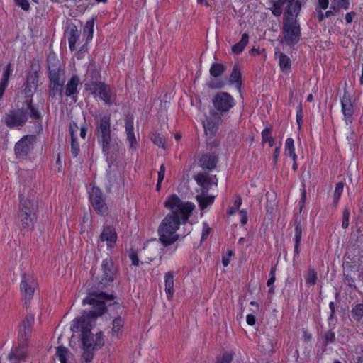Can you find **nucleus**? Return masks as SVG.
Wrapping results in <instances>:
<instances>
[{
    "mask_svg": "<svg viewBox=\"0 0 363 363\" xmlns=\"http://www.w3.org/2000/svg\"><path fill=\"white\" fill-rule=\"evenodd\" d=\"M170 212L164 217L158 228L159 240L165 247L175 242L179 235L176 233L179 225L186 223L195 208L189 201H182L176 194H172L164 202Z\"/></svg>",
    "mask_w": 363,
    "mask_h": 363,
    "instance_id": "1",
    "label": "nucleus"
},
{
    "mask_svg": "<svg viewBox=\"0 0 363 363\" xmlns=\"http://www.w3.org/2000/svg\"><path fill=\"white\" fill-rule=\"evenodd\" d=\"M114 297L104 292H95L90 294L83 299V304L92 305V308L89 312L84 313L80 318L73 320L71 330L73 332H81L82 348H84V342L89 343V349L94 348V339L91 332L92 325L96 317L101 315L106 311L105 301H112Z\"/></svg>",
    "mask_w": 363,
    "mask_h": 363,
    "instance_id": "2",
    "label": "nucleus"
},
{
    "mask_svg": "<svg viewBox=\"0 0 363 363\" xmlns=\"http://www.w3.org/2000/svg\"><path fill=\"white\" fill-rule=\"evenodd\" d=\"M28 117L33 120H40V113L33 105L32 99H26V104L21 108L9 110L4 116V122L10 128H20L27 122Z\"/></svg>",
    "mask_w": 363,
    "mask_h": 363,
    "instance_id": "3",
    "label": "nucleus"
},
{
    "mask_svg": "<svg viewBox=\"0 0 363 363\" xmlns=\"http://www.w3.org/2000/svg\"><path fill=\"white\" fill-rule=\"evenodd\" d=\"M111 117L108 115L100 117L96 123L95 134L101 145L103 152L107 153L111 150Z\"/></svg>",
    "mask_w": 363,
    "mask_h": 363,
    "instance_id": "4",
    "label": "nucleus"
},
{
    "mask_svg": "<svg viewBox=\"0 0 363 363\" xmlns=\"http://www.w3.org/2000/svg\"><path fill=\"white\" fill-rule=\"evenodd\" d=\"M283 34L288 45H294L299 41L301 28L296 19L292 17H287L286 18L283 26Z\"/></svg>",
    "mask_w": 363,
    "mask_h": 363,
    "instance_id": "5",
    "label": "nucleus"
},
{
    "mask_svg": "<svg viewBox=\"0 0 363 363\" xmlns=\"http://www.w3.org/2000/svg\"><path fill=\"white\" fill-rule=\"evenodd\" d=\"M212 103L216 113L225 116L235 105L233 96L224 91L218 92L212 98Z\"/></svg>",
    "mask_w": 363,
    "mask_h": 363,
    "instance_id": "6",
    "label": "nucleus"
},
{
    "mask_svg": "<svg viewBox=\"0 0 363 363\" xmlns=\"http://www.w3.org/2000/svg\"><path fill=\"white\" fill-rule=\"evenodd\" d=\"M91 93L99 96L105 104L111 106L113 102L116 95L113 94L111 87L102 82H91L90 84Z\"/></svg>",
    "mask_w": 363,
    "mask_h": 363,
    "instance_id": "7",
    "label": "nucleus"
},
{
    "mask_svg": "<svg viewBox=\"0 0 363 363\" xmlns=\"http://www.w3.org/2000/svg\"><path fill=\"white\" fill-rule=\"evenodd\" d=\"M49 81L63 80L64 69L60 60L55 53H50L47 57Z\"/></svg>",
    "mask_w": 363,
    "mask_h": 363,
    "instance_id": "8",
    "label": "nucleus"
},
{
    "mask_svg": "<svg viewBox=\"0 0 363 363\" xmlns=\"http://www.w3.org/2000/svg\"><path fill=\"white\" fill-rule=\"evenodd\" d=\"M89 200L97 213L104 216L108 213L105 199L99 188L93 186L91 191L89 193Z\"/></svg>",
    "mask_w": 363,
    "mask_h": 363,
    "instance_id": "9",
    "label": "nucleus"
},
{
    "mask_svg": "<svg viewBox=\"0 0 363 363\" xmlns=\"http://www.w3.org/2000/svg\"><path fill=\"white\" fill-rule=\"evenodd\" d=\"M37 285L36 279L32 275L23 274L20 287L25 300L30 301L33 298Z\"/></svg>",
    "mask_w": 363,
    "mask_h": 363,
    "instance_id": "10",
    "label": "nucleus"
},
{
    "mask_svg": "<svg viewBox=\"0 0 363 363\" xmlns=\"http://www.w3.org/2000/svg\"><path fill=\"white\" fill-rule=\"evenodd\" d=\"M101 270L102 275L100 283L104 286L112 282L116 277V269L111 258H106L102 262Z\"/></svg>",
    "mask_w": 363,
    "mask_h": 363,
    "instance_id": "11",
    "label": "nucleus"
},
{
    "mask_svg": "<svg viewBox=\"0 0 363 363\" xmlns=\"http://www.w3.org/2000/svg\"><path fill=\"white\" fill-rule=\"evenodd\" d=\"M222 116L219 113H216L213 110L210 111L209 116L206 118V121L203 123V128L206 133L211 135L216 134L222 122Z\"/></svg>",
    "mask_w": 363,
    "mask_h": 363,
    "instance_id": "12",
    "label": "nucleus"
},
{
    "mask_svg": "<svg viewBox=\"0 0 363 363\" xmlns=\"http://www.w3.org/2000/svg\"><path fill=\"white\" fill-rule=\"evenodd\" d=\"M35 137L26 135L22 138L15 145V152L17 156L24 157L33 149Z\"/></svg>",
    "mask_w": 363,
    "mask_h": 363,
    "instance_id": "13",
    "label": "nucleus"
},
{
    "mask_svg": "<svg viewBox=\"0 0 363 363\" xmlns=\"http://www.w3.org/2000/svg\"><path fill=\"white\" fill-rule=\"evenodd\" d=\"M34 323V315H28L19 325L18 340L23 343L27 342L31 333L32 327Z\"/></svg>",
    "mask_w": 363,
    "mask_h": 363,
    "instance_id": "14",
    "label": "nucleus"
},
{
    "mask_svg": "<svg viewBox=\"0 0 363 363\" xmlns=\"http://www.w3.org/2000/svg\"><path fill=\"white\" fill-rule=\"evenodd\" d=\"M341 109L347 123L352 122V116L354 113L353 103L352 102L349 92L345 89L341 98Z\"/></svg>",
    "mask_w": 363,
    "mask_h": 363,
    "instance_id": "15",
    "label": "nucleus"
},
{
    "mask_svg": "<svg viewBox=\"0 0 363 363\" xmlns=\"http://www.w3.org/2000/svg\"><path fill=\"white\" fill-rule=\"evenodd\" d=\"M125 128L127 136V140L129 143V148L131 150H135L138 147V144L134 133L133 118L132 116L125 117Z\"/></svg>",
    "mask_w": 363,
    "mask_h": 363,
    "instance_id": "16",
    "label": "nucleus"
},
{
    "mask_svg": "<svg viewBox=\"0 0 363 363\" xmlns=\"http://www.w3.org/2000/svg\"><path fill=\"white\" fill-rule=\"evenodd\" d=\"M38 77L39 76L37 72L28 75L27 81L23 89L26 97H31L38 89Z\"/></svg>",
    "mask_w": 363,
    "mask_h": 363,
    "instance_id": "17",
    "label": "nucleus"
},
{
    "mask_svg": "<svg viewBox=\"0 0 363 363\" xmlns=\"http://www.w3.org/2000/svg\"><path fill=\"white\" fill-rule=\"evenodd\" d=\"M100 240L106 242L108 247H112L117 240V233L113 227L110 225H104L100 235Z\"/></svg>",
    "mask_w": 363,
    "mask_h": 363,
    "instance_id": "18",
    "label": "nucleus"
},
{
    "mask_svg": "<svg viewBox=\"0 0 363 363\" xmlns=\"http://www.w3.org/2000/svg\"><path fill=\"white\" fill-rule=\"evenodd\" d=\"M37 207L38 202L34 196H28L26 199L21 196L19 212L30 213L31 214H34Z\"/></svg>",
    "mask_w": 363,
    "mask_h": 363,
    "instance_id": "19",
    "label": "nucleus"
},
{
    "mask_svg": "<svg viewBox=\"0 0 363 363\" xmlns=\"http://www.w3.org/2000/svg\"><path fill=\"white\" fill-rule=\"evenodd\" d=\"M65 82V79L49 81V96L53 99L58 96L60 99H62Z\"/></svg>",
    "mask_w": 363,
    "mask_h": 363,
    "instance_id": "20",
    "label": "nucleus"
},
{
    "mask_svg": "<svg viewBox=\"0 0 363 363\" xmlns=\"http://www.w3.org/2000/svg\"><path fill=\"white\" fill-rule=\"evenodd\" d=\"M28 345V343L27 342L23 343L21 341L18 340V345L12 349L9 354V358H15L18 360L24 359L26 356V348Z\"/></svg>",
    "mask_w": 363,
    "mask_h": 363,
    "instance_id": "21",
    "label": "nucleus"
},
{
    "mask_svg": "<svg viewBox=\"0 0 363 363\" xmlns=\"http://www.w3.org/2000/svg\"><path fill=\"white\" fill-rule=\"evenodd\" d=\"M194 179L198 185L201 187L203 194L208 193L212 186L211 179L203 173H199L194 177Z\"/></svg>",
    "mask_w": 363,
    "mask_h": 363,
    "instance_id": "22",
    "label": "nucleus"
},
{
    "mask_svg": "<svg viewBox=\"0 0 363 363\" xmlns=\"http://www.w3.org/2000/svg\"><path fill=\"white\" fill-rule=\"evenodd\" d=\"M80 84L79 77L77 75H73L67 82L65 86V95L67 97L72 96L78 93L77 87Z\"/></svg>",
    "mask_w": 363,
    "mask_h": 363,
    "instance_id": "23",
    "label": "nucleus"
},
{
    "mask_svg": "<svg viewBox=\"0 0 363 363\" xmlns=\"http://www.w3.org/2000/svg\"><path fill=\"white\" fill-rule=\"evenodd\" d=\"M165 292L169 300L173 297L174 289V275L172 272H168L164 274Z\"/></svg>",
    "mask_w": 363,
    "mask_h": 363,
    "instance_id": "24",
    "label": "nucleus"
},
{
    "mask_svg": "<svg viewBox=\"0 0 363 363\" xmlns=\"http://www.w3.org/2000/svg\"><path fill=\"white\" fill-rule=\"evenodd\" d=\"M67 35L69 49L71 51H74L76 49V43L80 36V31L78 30L76 26H73L69 28Z\"/></svg>",
    "mask_w": 363,
    "mask_h": 363,
    "instance_id": "25",
    "label": "nucleus"
},
{
    "mask_svg": "<svg viewBox=\"0 0 363 363\" xmlns=\"http://www.w3.org/2000/svg\"><path fill=\"white\" fill-rule=\"evenodd\" d=\"M219 143L216 140H213L207 143L206 159H217L219 157L218 152Z\"/></svg>",
    "mask_w": 363,
    "mask_h": 363,
    "instance_id": "26",
    "label": "nucleus"
},
{
    "mask_svg": "<svg viewBox=\"0 0 363 363\" xmlns=\"http://www.w3.org/2000/svg\"><path fill=\"white\" fill-rule=\"evenodd\" d=\"M302 236V228L299 222H298L296 220H295V229H294V257H298L300 250V242L301 240Z\"/></svg>",
    "mask_w": 363,
    "mask_h": 363,
    "instance_id": "27",
    "label": "nucleus"
},
{
    "mask_svg": "<svg viewBox=\"0 0 363 363\" xmlns=\"http://www.w3.org/2000/svg\"><path fill=\"white\" fill-rule=\"evenodd\" d=\"M259 346L262 351L269 355H271L274 352V341L272 338L269 336L262 337L259 342Z\"/></svg>",
    "mask_w": 363,
    "mask_h": 363,
    "instance_id": "28",
    "label": "nucleus"
},
{
    "mask_svg": "<svg viewBox=\"0 0 363 363\" xmlns=\"http://www.w3.org/2000/svg\"><path fill=\"white\" fill-rule=\"evenodd\" d=\"M56 349V356L61 363H71L70 359L72 354L67 347L59 346Z\"/></svg>",
    "mask_w": 363,
    "mask_h": 363,
    "instance_id": "29",
    "label": "nucleus"
},
{
    "mask_svg": "<svg viewBox=\"0 0 363 363\" xmlns=\"http://www.w3.org/2000/svg\"><path fill=\"white\" fill-rule=\"evenodd\" d=\"M275 55L279 57L280 69L286 73L289 72L291 70L290 58L281 52H276Z\"/></svg>",
    "mask_w": 363,
    "mask_h": 363,
    "instance_id": "30",
    "label": "nucleus"
},
{
    "mask_svg": "<svg viewBox=\"0 0 363 363\" xmlns=\"http://www.w3.org/2000/svg\"><path fill=\"white\" fill-rule=\"evenodd\" d=\"M230 82L231 84H235L236 87L240 91L242 85L241 72L238 67V65H235L230 77Z\"/></svg>",
    "mask_w": 363,
    "mask_h": 363,
    "instance_id": "31",
    "label": "nucleus"
},
{
    "mask_svg": "<svg viewBox=\"0 0 363 363\" xmlns=\"http://www.w3.org/2000/svg\"><path fill=\"white\" fill-rule=\"evenodd\" d=\"M284 153L286 157H289L291 159L297 158L295 153L294 140L291 138H288L285 141Z\"/></svg>",
    "mask_w": 363,
    "mask_h": 363,
    "instance_id": "32",
    "label": "nucleus"
},
{
    "mask_svg": "<svg viewBox=\"0 0 363 363\" xmlns=\"http://www.w3.org/2000/svg\"><path fill=\"white\" fill-rule=\"evenodd\" d=\"M34 214L19 212V218L23 228H30L33 226Z\"/></svg>",
    "mask_w": 363,
    "mask_h": 363,
    "instance_id": "33",
    "label": "nucleus"
},
{
    "mask_svg": "<svg viewBox=\"0 0 363 363\" xmlns=\"http://www.w3.org/2000/svg\"><path fill=\"white\" fill-rule=\"evenodd\" d=\"M248 41H249L248 34L244 33L242 35L240 40L232 47L233 52L235 54L241 53L243 51L245 46L247 45Z\"/></svg>",
    "mask_w": 363,
    "mask_h": 363,
    "instance_id": "34",
    "label": "nucleus"
},
{
    "mask_svg": "<svg viewBox=\"0 0 363 363\" xmlns=\"http://www.w3.org/2000/svg\"><path fill=\"white\" fill-rule=\"evenodd\" d=\"M262 143H268L270 147L274 145V138L272 137V128L267 127L262 132Z\"/></svg>",
    "mask_w": 363,
    "mask_h": 363,
    "instance_id": "35",
    "label": "nucleus"
},
{
    "mask_svg": "<svg viewBox=\"0 0 363 363\" xmlns=\"http://www.w3.org/2000/svg\"><path fill=\"white\" fill-rule=\"evenodd\" d=\"M226 69V67L221 63H213L210 68V74L213 77L221 76Z\"/></svg>",
    "mask_w": 363,
    "mask_h": 363,
    "instance_id": "36",
    "label": "nucleus"
},
{
    "mask_svg": "<svg viewBox=\"0 0 363 363\" xmlns=\"http://www.w3.org/2000/svg\"><path fill=\"white\" fill-rule=\"evenodd\" d=\"M94 26V18L88 21L83 29V33L86 36V43H87L93 38Z\"/></svg>",
    "mask_w": 363,
    "mask_h": 363,
    "instance_id": "37",
    "label": "nucleus"
},
{
    "mask_svg": "<svg viewBox=\"0 0 363 363\" xmlns=\"http://www.w3.org/2000/svg\"><path fill=\"white\" fill-rule=\"evenodd\" d=\"M351 315L357 322L360 321L363 318V303L355 305L351 310Z\"/></svg>",
    "mask_w": 363,
    "mask_h": 363,
    "instance_id": "38",
    "label": "nucleus"
},
{
    "mask_svg": "<svg viewBox=\"0 0 363 363\" xmlns=\"http://www.w3.org/2000/svg\"><path fill=\"white\" fill-rule=\"evenodd\" d=\"M196 200L198 201L199 207L201 209H204L208 206L211 205L213 203L214 197L213 196H205L202 195H197Z\"/></svg>",
    "mask_w": 363,
    "mask_h": 363,
    "instance_id": "39",
    "label": "nucleus"
},
{
    "mask_svg": "<svg viewBox=\"0 0 363 363\" xmlns=\"http://www.w3.org/2000/svg\"><path fill=\"white\" fill-rule=\"evenodd\" d=\"M151 140L152 143L163 149L166 148V138L160 133H153L151 136Z\"/></svg>",
    "mask_w": 363,
    "mask_h": 363,
    "instance_id": "40",
    "label": "nucleus"
},
{
    "mask_svg": "<svg viewBox=\"0 0 363 363\" xmlns=\"http://www.w3.org/2000/svg\"><path fill=\"white\" fill-rule=\"evenodd\" d=\"M301 0H296L295 2L291 5H287L286 8V13L288 15L292 16L293 13H296L297 16L301 9Z\"/></svg>",
    "mask_w": 363,
    "mask_h": 363,
    "instance_id": "41",
    "label": "nucleus"
},
{
    "mask_svg": "<svg viewBox=\"0 0 363 363\" xmlns=\"http://www.w3.org/2000/svg\"><path fill=\"white\" fill-rule=\"evenodd\" d=\"M89 344V343H88L87 342H84V348H82L83 349V353L82 355V362H91V360L93 359V357H94L93 351L94 350L89 349V345H88Z\"/></svg>",
    "mask_w": 363,
    "mask_h": 363,
    "instance_id": "42",
    "label": "nucleus"
},
{
    "mask_svg": "<svg viewBox=\"0 0 363 363\" xmlns=\"http://www.w3.org/2000/svg\"><path fill=\"white\" fill-rule=\"evenodd\" d=\"M317 273L314 270V269L310 268L308 271V274L306 277V281L307 284L313 286L316 284L317 281Z\"/></svg>",
    "mask_w": 363,
    "mask_h": 363,
    "instance_id": "43",
    "label": "nucleus"
},
{
    "mask_svg": "<svg viewBox=\"0 0 363 363\" xmlns=\"http://www.w3.org/2000/svg\"><path fill=\"white\" fill-rule=\"evenodd\" d=\"M13 72L12 65L11 63H9L4 71L2 77L0 80V82H5L6 84H9V80L11 77V74Z\"/></svg>",
    "mask_w": 363,
    "mask_h": 363,
    "instance_id": "44",
    "label": "nucleus"
},
{
    "mask_svg": "<svg viewBox=\"0 0 363 363\" xmlns=\"http://www.w3.org/2000/svg\"><path fill=\"white\" fill-rule=\"evenodd\" d=\"M335 340V333L329 330L325 332L323 336V341L325 345L332 344Z\"/></svg>",
    "mask_w": 363,
    "mask_h": 363,
    "instance_id": "45",
    "label": "nucleus"
},
{
    "mask_svg": "<svg viewBox=\"0 0 363 363\" xmlns=\"http://www.w3.org/2000/svg\"><path fill=\"white\" fill-rule=\"evenodd\" d=\"M283 1L277 0L273 3V9L272 13L275 16H279L282 13Z\"/></svg>",
    "mask_w": 363,
    "mask_h": 363,
    "instance_id": "46",
    "label": "nucleus"
},
{
    "mask_svg": "<svg viewBox=\"0 0 363 363\" xmlns=\"http://www.w3.org/2000/svg\"><path fill=\"white\" fill-rule=\"evenodd\" d=\"M217 160H199V165L203 169L211 170L216 167Z\"/></svg>",
    "mask_w": 363,
    "mask_h": 363,
    "instance_id": "47",
    "label": "nucleus"
},
{
    "mask_svg": "<svg viewBox=\"0 0 363 363\" xmlns=\"http://www.w3.org/2000/svg\"><path fill=\"white\" fill-rule=\"evenodd\" d=\"M242 204V199L240 196H236L234 200L233 206L230 207L228 210V214L231 216L234 214L240 207Z\"/></svg>",
    "mask_w": 363,
    "mask_h": 363,
    "instance_id": "48",
    "label": "nucleus"
},
{
    "mask_svg": "<svg viewBox=\"0 0 363 363\" xmlns=\"http://www.w3.org/2000/svg\"><path fill=\"white\" fill-rule=\"evenodd\" d=\"M124 321L121 317L118 316L113 321V333H118L121 329L123 327Z\"/></svg>",
    "mask_w": 363,
    "mask_h": 363,
    "instance_id": "49",
    "label": "nucleus"
},
{
    "mask_svg": "<svg viewBox=\"0 0 363 363\" xmlns=\"http://www.w3.org/2000/svg\"><path fill=\"white\" fill-rule=\"evenodd\" d=\"M344 188V184L339 182L336 184L335 189L334 191V203L336 204L340 199Z\"/></svg>",
    "mask_w": 363,
    "mask_h": 363,
    "instance_id": "50",
    "label": "nucleus"
},
{
    "mask_svg": "<svg viewBox=\"0 0 363 363\" xmlns=\"http://www.w3.org/2000/svg\"><path fill=\"white\" fill-rule=\"evenodd\" d=\"M71 151L73 157H77L79 152V145L77 142V138H71Z\"/></svg>",
    "mask_w": 363,
    "mask_h": 363,
    "instance_id": "51",
    "label": "nucleus"
},
{
    "mask_svg": "<svg viewBox=\"0 0 363 363\" xmlns=\"http://www.w3.org/2000/svg\"><path fill=\"white\" fill-rule=\"evenodd\" d=\"M233 359L232 352H225L219 357L216 363H231Z\"/></svg>",
    "mask_w": 363,
    "mask_h": 363,
    "instance_id": "52",
    "label": "nucleus"
},
{
    "mask_svg": "<svg viewBox=\"0 0 363 363\" xmlns=\"http://www.w3.org/2000/svg\"><path fill=\"white\" fill-rule=\"evenodd\" d=\"M104 345V335L101 332L97 333L96 335V338L94 340V348L98 349L101 348Z\"/></svg>",
    "mask_w": 363,
    "mask_h": 363,
    "instance_id": "53",
    "label": "nucleus"
},
{
    "mask_svg": "<svg viewBox=\"0 0 363 363\" xmlns=\"http://www.w3.org/2000/svg\"><path fill=\"white\" fill-rule=\"evenodd\" d=\"M78 130H79V127H78L77 123H75L74 121L70 122L69 125V131L71 138L77 137V133L78 132Z\"/></svg>",
    "mask_w": 363,
    "mask_h": 363,
    "instance_id": "54",
    "label": "nucleus"
},
{
    "mask_svg": "<svg viewBox=\"0 0 363 363\" xmlns=\"http://www.w3.org/2000/svg\"><path fill=\"white\" fill-rule=\"evenodd\" d=\"M16 4L24 11H28L30 4L28 0H14Z\"/></svg>",
    "mask_w": 363,
    "mask_h": 363,
    "instance_id": "55",
    "label": "nucleus"
},
{
    "mask_svg": "<svg viewBox=\"0 0 363 363\" xmlns=\"http://www.w3.org/2000/svg\"><path fill=\"white\" fill-rule=\"evenodd\" d=\"M210 232H211V228L208 226V225L206 223H204L203 225L201 242H203L204 240L206 239V238L208 236Z\"/></svg>",
    "mask_w": 363,
    "mask_h": 363,
    "instance_id": "56",
    "label": "nucleus"
},
{
    "mask_svg": "<svg viewBox=\"0 0 363 363\" xmlns=\"http://www.w3.org/2000/svg\"><path fill=\"white\" fill-rule=\"evenodd\" d=\"M129 257L132 262V264L135 266L139 264V258L137 252L135 250H131L129 253Z\"/></svg>",
    "mask_w": 363,
    "mask_h": 363,
    "instance_id": "57",
    "label": "nucleus"
},
{
    "mask_svg": "<svg viewBox=\"0 0 363 363\" xmlns=\"http://www.w3.org/2000/svg\"><path fill=\"white\" fill-rule=\"evenodd\" d=\"M275 279H276L275 268L272 267L271 269V270H270V272H269V279L267 280V286L270 287L271 286H272L273 284L275 281Z\"/></svg>",
    "mask_w": 363,
    "mask_h": 363,
    "instance_id": "58",
    "label": "nucleus"
},
{
    "mask_svg": "<svg viewBox=\"0 0 363 363\" xmlns=\"http://www.w3.org/2000/svg\"><path fill=\"white\" fill-rule=\"evenodd\" d=\"M233 255V251L228 250L226 255L222 258V262L223 266L227 267L230 263V257Z\"/></svg>",
    "mask_w": 363,
    "mask_h": 363,
    "instance_id": "59",
    "label": "nucleus"
},
{
    "mask_svg": "<svg viewBox=\"0 0 363 363\" xmlns=\"http://www.w3.org/2000/svg\"><path fill=\"white\" fill-rule=\"evenodd\" d=\"M240 216V223L242 225H245L247 222V213L245 210H241L239 212Z\"/></svg>",
    "mask_w": 363,
    "mask_h": 363,
    "instance_id": "60",
    "label": "nucleus"
},
{
    "mask_svg": "<svg viewBox=\"0 0 363 363\" xmlns=\"http://www.w3.org/2000/svg\"><path fill=\"white\" fill-rule=\"evenodd\" d=\"M329 5V0H318L317 9L325 10Z\"/></svg>",
    "mask_w": 363,
    "mask_h": 363,
    "instance_id": "61",
    "label": "nucleus"
},
{
    "mask_svg": "<svg viewBox=\"0 0 363 363\" xmlns=\"http://www.w3.org/2000/svg\"><path fill=\"white\" fill-rule=\"evenodd\" d=\"M343 281H344V283L345 284L348 285L349 286H352L354 283V279L352 278L351 276H350L348 274H345Z\"/></svg>",
    "mask_w": 363,
    "mask_h": 363,
    "instance_id": "62",
    "label": "nucleus"
},
{
    "mask_svg": "<svg viewBox=\"0 0 363 363\" xmlns=\"http://www.w3.org/2000/svg\"><path fill=\"white\" fill-rule=\"evenodd\" d=\"M315 13L318 21L319 22L323 21V20L325 19V15L324 13L321 11V9L315 8Z\"/></svg>",
    "mask_w": 363,
    "mask_h": 363,
    "instance_id": "63",
    "label": "nucleus"
},
{
    "mask_svg": "<svg viewBox=\"0 0 363 363\" xmlns=\"http://www.w3.org/2000/svg\"><path fill=\"white\" fill-rule=\"evenodd\" d=\"M302 118H303V111H302V107L300 105L298 106V110L297 114H296V121L299 125H301V123L302 122Z\"/></svg>",
    "mask_w": 363,
    "mask_h": 363,
    "instance_id": "64",
    "label": "nucleus"
}]
</instances>
